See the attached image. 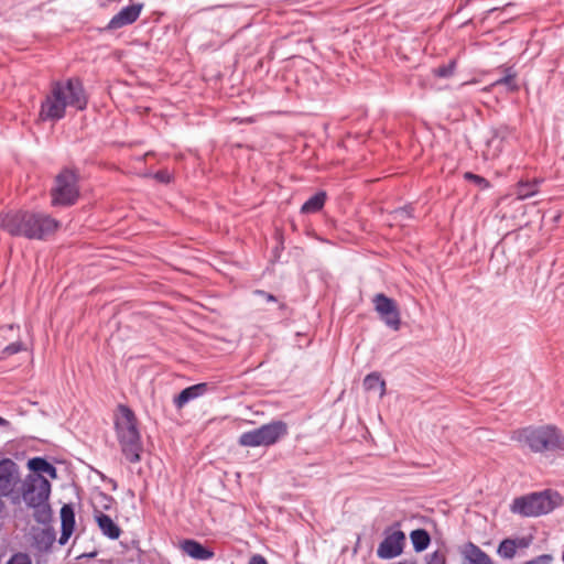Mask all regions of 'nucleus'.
<instances>
[{"mask_svg":"<svg viewBox=\"0 0 564 564\" xmlns=\"http://www.w3.org/2000/svg\"><path fill=\"white\" fill-rule=\"evenodd\" d=\"M516 74L511 72V69H507V75L498 80H496L492 86L505 85L508 90L514 91L518 89L517 84L514 83Z\"/></svg>","mask_w":564,"mask_h":564,"instance_id":"26","label":"nucleus"},{"mask_svg":"<svg viewBox=\"0 0 564 564\" xmlns=\"http://www.w3.org/2000/svg\"><path fill=\"white\" fill-rule=\"evenodd\" d=\"M58 223L44 214L26 210H10L0 214V228L12 236L29 239H44L53 234Z\"/></svg>","mask_w":564,"mask_h":564,"instance_id":"2","label":"nucleus"},{"mask_svg":"<svg viewBox=\"0 0 564 564\" xmlns=\"http://www.w3.org/2000/svg\"><path fill=\"white\" fill-rule=\"evenodd\" d=\"M455 62L452 61L447 66H441L434 70L435 75L440 77H448L453 74Z\"/></svg>","mask_w":564,"mask_h":564,"instance_id":"29","label":"nucleus"},{"mask_svg":"<svg viewBox=\"0 0 564 564\" xmlns=\"http://www.w3.org/2000/svg\"><path fill=\"white\" fill-rule=\"evenodd\" d=\"M288 434V425L282 421H272L252 431L242 433L238 443L241 446H270Z\"/></svg>","mask_w":564,"mask_h":564,"instance_id":"7","label":"nucleus"},{"mask_svg":"<svg viewBox=\"0 0 564 564\" xmlns=\"http://www.w3.org/2000/svg\"><path fill=\"white\" fill-rule=\"evenodd\" d=\"M404 542V533L400 530H392L379 544L377 554L380 558H393L402 553Z\"/></svg>","mask_w":564,"mask_h":564,"instance_id":"10","label":"nucleus"},{"mask_svg":"<svg viewBox=\"0 0 564 564\" xmlns=\"http://www.w3.org/2000/svg\"><path fill=\"white\" fill-rule=\"evenodd\" d=\"M541 181L540 180H533V181H521L517 185L516 188V195L518 199H525L533 195H535L539 191V185Z\"/></svg>","mask_w":564,"mask_h":564,"instance_id":"21","label":"nucleus"},{"mask_svg":"<svg viewBox=\"0 0 564 564\" xmlns=\"http://www.w3.org/2000/svg\"><path fill=\"white\" fill-rule=\"evenodd\" d=\"M410 538L413 543V547L417 552L424 551L431 541L429 533L423 529L412 531Z\"/></svg>","mask_w":564,"mask_h":564,"instance_id":"23","label":"nucleus"},{"mask_svg":"<svg viewBox=\"0 0 564 564\" xmlns=\"http://www.w3.org/2000/svg\"><path fill=\"white\" fill-rule=\"evenodd\" d=\"M6 564H32V558L28 553L17 552L7 561Z\"/></svg>","mask_w":564,"mask_h":564,"instance_id":"27","label":"nucleus"},{"mask_svg":"<svg viewBox=\"0 0 564 564\" xmlns=\"http://www.w3.org/2000/svg\"><path fill=\"white\" fill-rule=\"evenodd\" d=\"M505 132L496 131L494 135L487 141L486 149L482 154L486 160H494L499 156L502 151V144L505 141Z\"/></svg>","mask_w":564,"mask_h":564,"instance_id":"17","label":"nucleus"},{"mask_svg":"<svg viewBox=\"0 0 564 564\" xmlns=\"http://www.w3.org/2000/svg\"><path fill=\"white\" fill-rule=\"evenodd\" d=\"M51 492L50 481L42 475H29L23 482L22 498L29 507L35 509V519L45 522L50 518L46 505Z\"/></svg>","mask_w":564,"mask_h":564,"instance_id":"5","label":"nucleus"},{"mask_svg":"<svg viewBox=\"0 0 564 564\" xmlns=\"http://www.w3.org/2000/svg\"><path fill=\"white\" fill-rule=\"evenodd\" d=\"M116 430L121 452L130 463H137L141 458L142 444L137 429V420L133 412L119 405L116 414Z\"/></svg>","mask_w":564,"mask_h":564,"instance_id":"3","label":"nucleus"},{"mask_svg":"<svg viewBox=\"0 0 564 564\" xmlns=\"http://www.w3.org/2000/svg\"><path fill=\"white\" fill-rule=\"evenodd\" d=\"M513 438L533 452L564 448V434L551 425L523 429L516 432Z\"/></svg>","mask_w":564,"mask_h":564,"instance_id":"4","label":"nucleus"},{"mask_svg":"<svg viewBox=\"0 0 564 564\" xmlns=\"http://www.w3.org/2000/svg\"><path fill=\"white\" fill-rule=\"evenodd\" d=\"M326 194L324 192L317 193L312 196L301 208L304 214L316 213L324 206Z\"/></svg>","mask_w":564,"mask_h":564,"instance_id":"24","label":"nucleus"},{"mask_svg":"<svg viewBox=\"0 0 564 564\" xmlns=\"http://www.w3.org/2000/svg\"><path fill=\"white\" fill-rule=\"evenodd\" d=\"M143 9L142 3H134L122 8L107 25V30H118L132 24L140 17Z\"/></svg>","mask_w":564,"mask_h":564,"instance_id":"12","label":"nucleus"},{"mask_svg":"<svg viewBox=\"0 0 564 564\" xmlns=\"http://www.w3.org/2000/svg\"><path fill=\"white\" fill-rule=\"evenodd\" d=\"M527 543L523 539L521 540H503L498 546V554L503 558H512L516 555L518 547H524Z\"/></svg>","mask_w":564,"mask_h":564,"instance_id":"20","label":"nucleus"},{"mask_svg":"<svg viewBox=\"0 0 564 564\" xmlns=\"http://www.w3.org/2000/svg\"><path fill=\"white\" fill-rule=\"evenodd\" d=\"M62 534L59 536V544L64 545L74 532L75 514L69 505H64L61 509Z\"/></svg>","mask_w":564,"mask_h":564,"instance_id":"13","label":"nucleus"},{"mask_svg":"<svg viewBox=\"0 0 564 564\" xmlns=\"http://www.w3.org/2000/svg\"><path fill=\"white\" fill-rule=\"evenodd\" d=\"M86 105L87 98L78 80L57 82L41 105L40 119L57 121L65 116L67 108L83 110Z\"/></svg>","mask_w":564,"mask_h":564,"instance_id":"1","label":"nucleus"},{"mask_svg":"<svg viewBox=\"0 0 564 564\" xmlns=\"http://www.w3.org/2000/svg\"><path fill=\"white\" fill-rule=\"evenodd\" d=\"M50 463H47L45 459L35 457L28 462L29 468L34 473L33 475H42L46 471V468H48Z\"/></svg>","mask_w":564,"mask_h":564,"instance_id":"25","label":"nucleus"},{"mask_svg":"<svg viewBox=\"0 0 564 564\" xmlns=\"http://www.w3.org/2000/svg\"><path fill=\"white\" fill-rule=\"evenodd\" d=\"M19 469L11 459L0 462V497L9 496L19 482Z\"/></svg>","mask_w":564,"mask_h":564,"instance_id":"11","label":"nucleus"},{"mask_svg":"<svg viewBox=\"0 0 564 564\" xmlns=\"http://www.w3.org/2000/svg\"><path fill=\"white\" fill-rule=\"evenodd\" d=\"M100 498H101L102 500L108 501V502H110V501H111V498H109V497H107V496H104V495H100Z\"/></svg>","mask_w":564,"mask_h":564,"instance_id":"38","label":"nucleus"},{"mask_svg":"<svg viewBox=\"0 0 564 564\" xmlns=\"http://www.w3.org/2000/svg\"><path fill=\"white\" fill-rule=\"evenodd\" d=\"M94 517L104 535L112 540H117L120 536L121 529L109 516L99 510H95Z\"/></svg>","mask_w":564,"mask_h":564,"instance_id":"14","label":"nucleus"},{"mask_svg":"<svg viewBox=\"0 0 564 564\" xmlns=\"http://www.w3.org/2000/svg\"><path fill=\"white\" fill-rule=\"evenodd\" d=\"M77 197V176L74 172L65 170L56 176L55 186L52 188V204L55 206L72 205Z\"/></svg>","mask_w":564,"mask_h":564,"instance_id":"8","label":"nucleus"},{"mask_svg":"<svg viewBox=\"0 0 564 564\" xmlns=\"http://www.w3.org/2000/svg\"><path fill=\"white\" fill-rule=\"evenodd\" d=\"M155 177L160 181V182H164V183H167L170 182V174L167 172H158L155 174Z\"/></svg>","mask_w":564,"mask_h":564,"instance_id":"35","label":"nucleus"},{"mask_svg":"<svg viewBox=\"0 0 564 564\" xmlns=\"http://www.w3.org/2000/svg\"><path fill=\"white\" fill-rule=\"evenodd\" d=\"M426 564H445L444 553L436 551L427 557Z\"/></svg>","mask_w":564,"mask_h":564,"instance_id":"31","label":"nucleus"},{"mask_svg":"<svg viewBox=\"0 0 564 564\" xmlns=\"http://www.w3.org/2000/svg\"><path fill=\"white\" fill-rule=\"evenodd\" d=\"M44 474L47 475L48 477H51L52 479H55L57 477L56 469L51 464L48 465V468H46V471Z\"/></svg>","mask_w":564,"mask_h":564,"instance_id":"36","label":"nucleus"},{"mask_svg":"<svg viewBox=\"0 0 564 564\" xmlns=\"http://www.w3.org/2000/svg\"><path fill=\"white\" fill-rule=\"evenodd\" d=\"M364 387L366 390L377 393L380 398L384 395L386 383L376 372L368 375L364 379Z\"/></svg>","mask_w":564,"mask_h":564,"instance_id":"22","label":"nucleus"},{"mask_svg":"<svg viewBox=\"0 0 564 564\" xmlns=\"http://www.w3.org/2000/svg\"><path fill=\"white\" fill-rule=\"evenodd\" d=\"M375 308L390 328L398 330L401 325L400 312L397 303L384 294H377L373 299Z\"/></svg>","mask_w":564,"mask_h":564,"instance_id":"9","label":"nucleus"},{"mask_svg":"<svg viewBox=\"0 0 564 564\" xmlns=\"http://www.w3.org/2000/svg\"><path fill=\"white\" fill-rule=\"evenodd\" d=\"M184 552L193 558L208 560L213 553L206 550L202 544L196 541L187 540L183 543Z\"/></svg>","mask_w":564,"mask_h":564,"instance_id":"19","label":"nucleus"},{"mask_svg":"<svg viewBox=\"0 0 564 564\" xmlns=\"http://www.w3.org/2000/svg\"><path fill=\"white\" fill-rule=\"evenodd\" d=\"M206 391L205 383L194 384L184 389L175 399V405L177 408H183L187 402L200 397Z\"/></svg>","mask_w":564,"mask_h":564,"instance_id":"18","label":"nucleus"},{"mask_svg":"<svg viewBox=\"0 0 564 564\" xmlns=\"http://www.w3.org/2000/svg\"><path fill=\"white\" fill-rule=\"evenodd\" d=\"M257 294L263 299H265L268 302H273L275 301L274 296L271 295V294H267L264 293L263 291H257Z\"/></svg>","mask_w":564,"mask_h":564,"instance_id":"37","label":"nucleus"},{"mask_svg":"<svg viewBox=\"0 0 564 564\" xmlns=\"http://www.w3.org/2000/svg\"><path fill=\"white\" fill-rule=\"evenodd\" d=\"M462 554L468 564H494L484 551L470 542L464 545Z\"/></svg>","mask_w":564,"mask_h":564,"instance_id":"16","label":"nucleus"},{"mask_svg":"<svg viewBox=\"0 0 564 564\" xmlns=\"http://www.w3.org/2000/svg\"><path fill=\"white\" fill-rule=\"evenodd\" d=\"M561 505L558 494L546 490L533 492L513 500L511 511L523 517H539Z\"/></svg>","mask_w":564,"mask_h":564,"instance_id":"6","label":"nucleus"},{"mask_svg":"<svg viewBox=\"0 0 564 564\" xmlns=\"http://www.w3.org/2000/svg\"><path fill=\"white\" fill-rule=\"evenodd\" d=\"M465 178L474 182L480 188L489 187V182L486 178H484L479 175L473 174L470 172L465 173Z\"/></svg>","mask_w":564,"mask_h":564,"instance_id":"28","label":"nucleus"},{"mask_svg":"<svg viewBox=\"0 0 564 564\" xmlns=\"http://www.w3.org/2000/svg\"><path fill=\"white\" fill-rule=\"evenodd\" d=\"M7 424H8V422L0 416V426L7 425Z\"/></svg>","mask_w":564,"mask_h":564,"instance_id":"39","label":"nucleus"},{"mask_svg":"<svg viewBox=\"0 0 564 564\" xmlns=\"http://www.w3.org/2000/svg\"><path fill=\"white\" fill-rule=\"evenodd\" d=\"M551 561V556L550 555H542L540 557H538L536 560H533V561H530V562H527L525 564H549Z\"/></svg>","mask_w":564,"mask_h":564,"instance_id":"33","label":"nucleus"},{"mask_svg":"<svg viewBox=\"0 0 564 564\" xmlns=\"http://www.w3.org/2000/svg\"><path fill=\"white\" fill-rule=\"evenodd\" d=\"M20 350H21V345L18 343L11 344V345L7 346L4 349V351L9 355L17 354Z\"/></svg>","mask_w":564,"mask_h":564,"instance_id":"32","label":"nucleus"},{"mask_svg":"<svg viewBox=\"0 0 564 564\" xmlns=\"http://www.w3.org/2000/svg\"><path fill=\"white\" fill-rule=\"evenodd\" d=\"M248 564H268V562L261 555H253Z\"/></svg>","mask_w":564,"mask_h":564,"instance_id":"34","label":"nucleus"},{"mask_svg":"<svg viewBox=\"0 0 564 564\" xmlns=\"http://www.w3.org/2000/svg\"><path fill=\"white\" fill-rule=\"evenodd\" d=\"M392 216H393L394 220L404 221L411 217L410 208L409 207L399 208L392 213Z\"/></svg>","mask_w":564,"mask_h":564,"instance_id":"30","label":"nucleus"},{"mask_svg":"<svg viewBox=\"0 0 564 564\" xmlns=\"http://www.w3.org/2000/svg\"><path fill=\"white\" fill-rule=\"evenodd\" d=\"M56 535L52 528H42L34 530L33 545L40 552H47L55 542Z\"/></svg>","mask_w":564,"mask_h":564,"instance_id":"15","label":"nucleus"}]
</instances>
